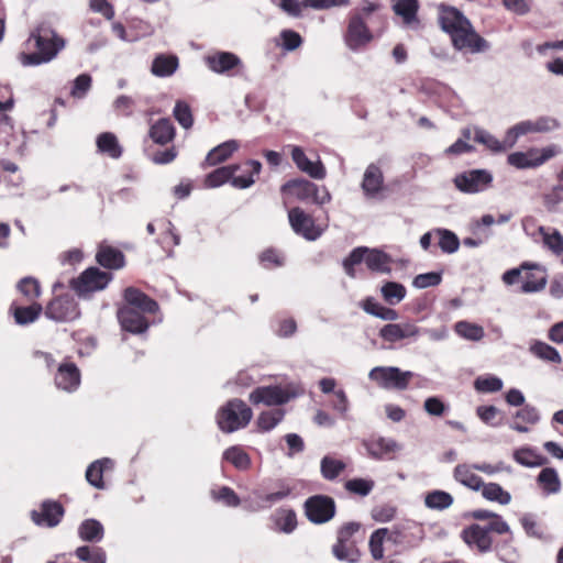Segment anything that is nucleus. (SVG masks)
I'll use <instances>...</instances> for the list:
<instances>
[{"instance_id":"obj_1","label":"nucleus","mask_w":563,"mask_h":563,"mask_svg":"<svg viewBox=\"0 0 563 563\" xmlns=\"http://www.w3.org/2000/svg\"><path fill=\"white\" fill-rule=\"evenodd\" d=\"M387 25V16L378 1L363 0L361 5L349 15L344 34L346 46L352 51L365 48L375 36L383 33Z\"/></svg>"},{"instance_id":"obj_2","label":"nucleus","mask_w":563,"mask_h":563,"mask_svg":"<svg viewBox=\"0 0 563 563\" xmlns=\"http://www.w3.org/2000/svg\"><path fill=\"white\" fill-rule=\"evenodd\" d=\"M65 44L49 23L41 22L31 31L18 59L25 67L46 64L64 49Z\"/></svg>"},{"instance_id":"obj_3","label":"nucleus","mask_w":563,"mask_h":563,"mask_svg":"<svg viewBox=\"0 0 563 563\" xmlns=\"http://www.w3.org/2000/svg\"><path fill=\"white\" fill-rule=\"evenodd\" d=\"M471 517L478 521H486L485 525L472 523L462 530L461 538L471 549L481 553L490 551L492 533L505 536V543L514 541V533L500 515L485 509H476L471 512Z\"/></svg>"},{"instance_id":"obj_4","label":"nucleus","mask_w":563,"mask_h":563,"mask_svg":"<svg viewBox=\"0 0 563 563\" xmlns=\"http://www.w3.org/2000/svg\"><path fill=\"white\" fill-rule=\"evenodd\" d=\"M439 21L442 29L450 34L456 49L477 53L488 48L487 42L474 31L471 22L457 9L442 7Z\"/></svg>"},{"instance_id":"obj_5","label":"nucleus","mask_w":563,"mask_h":563,"mask_svg":"<svg viewBox=\"0 0 563 563\" xmlns=\"http://www.w3.org/2000/svg\"><path fill=\"white\" fill-rule=\"evenodd\" d=\"M125 306L118 310V319L123 330L131 333H143L148 328L144 313H154L158 305L141 290L129 287L124 290Z\"/></svg>"},{"instance_id":"obj_6","label":"nucleus","mask_w":563,"mask_h":563,"mask_svg":"<svg viewBox=\"0 0 563 563\" xmlns=\"http://www.w3.org/2000/svg\"><path fill=\"white\" fill-rule=\"evenodd\" d=\"M506 285L521 282V291L525 294L539 292L548 283V272L539 263L523 262L519 267L506 271L501 276Z\"/></svg>"},{"instance_id":"obj_7","label":"nucleus","mask_w":563,"mask_h":563,"mask_svg":"<svg viewBox=\"0 0 563 563\" xmlns=\"http://www.w3.org/2000/svg\"><path fill=\"white\" fill-rule=\"evenodd\" d=\"M291 494V487L282 479L263 482L244 499L246 508L251 511H260L271 508L275 504L286 499Z\"/></svg>"},{"instance_id":"obj_8","label":"nucleus","mask_w":563,"mask_h":563,"mask_svg":"<svg viewBox=\"0 0 563 563\" xmlns=\"http://www.w3.org/2000/svg\"><path fill=\"white\" fill-rule=\"evenodd\" d=\"M253 417L252 409L241 399H231L217 412V423L224 433L244 429Z\"/></svg>"},{"instance_id":"obj_9","label":"nucleus","mask_w":563,"mask_h":563,"mask_svg":"<svg viewBox=\"0 0 563 563\" xmlns=\"http://www.w3.org/2000/svg\"><path fill=\"white\" fill-rule=\"evenodd\" d=\"M300 389L292 383L261 386L250 394V401L253 405L280 406L297 397Z\"/></svg>"},{"instance_id":"obj_10","label":"nucleus","mask_w":563,"mask_h":563,"mask_svg":"<svg viewBox=\"0 0 563 563\" xmlns=\"http://www.w3.org/2000/svg\"><path fill=\"white\" fill-rule=\"evenodd\" d=\"M368 377L380 388L404 390L418 375L395 366H377L371 369Z\"/></svg>"},{"instance_id":"obj_11","label":"nucleus","mask_w":563,"mask_h":563,"mask_svg":"<svg viewBox=\"0 0 563 563\" xmlns=\"http://www.w3.org/2000/svg\"><path fill=\"white\" fill-rule=\"evenodd\" d=\"M284 196V203H288L290 197H295L300 201L312 200L316 203L323 205L331 200L328 191L323 190L322 196H319V188L316 184L306 179H294L282 187Z\"/></svg>"},{"instance_id":"obj_12","label":"nucleus","mask_w":563,"mask_h":563,"mask_svg":"<svg viewBox=\"0 0 563 563\" xmlns=\"http://www.w3.org/2000/svg\"><path fill=\"white\" fill-rule=\"evenodd\" d=\"M561 153L558 145L552 144L543 148H529L526 152H514L507 156L509 165L518 169L536 168L544 164L550 158Z\"/></svg>"},{"instance_id":"obj_13","label":"nucleus","mask_w":563,"mask_h":563,"mask_svg":"<svg viewBox=\"0 0 563 563\" xmlns=\"http://www.w3.org/2000/svg\"><path fill=\"white\" fill-rule=\"evenodd\" d=\"M111 279V273L102 272L97 267H90L81 273L78 278L73 279L70 285L79 296H87L90 292L106 288Z\"/></svg>"},{"instance_id":"obj_14","label":"nucleus","mask_w":563,"mask_h":563,"mask_svg":"<svg viewBox=\"0 0 563 563\" xmlns=\"http://www.w3.org/2000/svg\"><path fill=\"white\" fill-rule=\"evenodd\" d=\"M453 181L460 191L475 194L492 186L493 175L487 169H472L456 175Z\"/></svg>"},{"instance_id":"obj_15","label":"nucleus","mask_w":563,"mask_h":563,"mask_svg":"<svg viewBox=\"0 0 563 563\" xmlns=\"http://www.w3.org/2000/svg\"><path fill=\"white\" fill-rule=\"evenodd\" d=\"M361 189L367 200L380 201L385 198V179L382 168L375 164H369L363 175Z\"/></svg>"},{"instance_id":"obj_16","label":"nucleus","mask_w":563,"mask_h":563,"mask_svg":"<svg viewBox=\"0 0 563 563\" xmlns=\"http://www.w3.org/2000/svg\"><path fill=\"white\" fill-rule=\"evenodd\" d=\"M305 509L310 521L324 523L334 517L335 504L329 496L314 495L306 500Z\"/></svg>"},{"instance_id":"obj_17","label":"nucleus","mask_w":563,"mask_h":563,"mask_svg":"<svg viewBox=\"0 0 563 563\" xmlns=\"http://www.w3.org/2000/svg\"><path fill=\"white\" fill-rule=\"evenodd\" d=\"M288 219L292 230L309 241L317 240L323 232L313 218L298 207L288 211Z\"/></svg>"},{"instance_id":"obj_18","label":"nucleus","mask_w":563,"mask_h":563,"mask_svg":"<svg viewBox=\"0 0 563 563\" xmlns=\"http://www.w3.org/2000/svg\"><path fill=\"white\" fill-rule=\"evenodd\" d=\"M80 314L78 305L71 296L54 298L46 307L45 316L55 321H73Z\"/></svg>"},{"instance_id":"obj_19","label":"nucleus","mask_w":563,"mask_h":563,"mask_svg":"<svg viewBox=\"0 0 563 563\" xmlns=\"http://www.w3.org/2000/svg\"><path fill=\"white\" fill-rule=\"evenodd\" d=\"M209 69L217 74L234 76L242 67V62L233 53L217 51L208 54L203 58Z\"/></svg>"},{"instance_id":"obj_20","label":"nucleus","mask_w":563,"mask_h":563,"mask_svg":"<svg viewBox=\"0 0 563 563\" xmlns=\"http://www.w3.org/2000/svg\"><path fill=\"white\" fill-rule=\"evenodd\" d=\"M362 444L367 455L374 460H394L401 449L395 440L384 437H371L363 440Z\"/></svg>"},{"instance_id":"obj_21","label":"nucleus","mask_w":563,"mask_h":563,"mask_svg":"<svg viewBox=\"0 0 563 563\" xmlns=\"http://www.w3.org/2000/svg\"><path fill=\"white\" fill-rule=\"evenodd\" d=\"M558 126V122L554 119L542 117L534 121L527 120L521 121L518 124L510 128L508 133V144L515 145L518 139L529 133L548 132Z\"/></svg>"},{"instance_id":"obj_22","label":"nucleus","mask_w":563,"mask_h":563,"mask_svg":"<svg viewBox=\"0 0 563 563\" xmlns=\"http://www.w3.org/2000/svg\"><path fill=\"white\" fill-rule=\"evenodd\" d=\"M233 170V176L230 177V183L233 187L244 189L251 187L255 179L258 177L262 164L258 161L249 159L241 164L230 165Z\"/></svg>"},{"instance_id":"obj_23","label":"nucleus","mask_w":563,"mask_h":563,"mask_svg":"<svg viewBox=\"0 0 563 563\" xmlns=\"http://www.w3.org/2000/svg\"><path fill=\"white\" fill-rule=\"evenodd\" d=\"M541 419L540 412L537 407L532 405H525L517 409L508 421V427L519 433L530 432Z\"/></svg>"},{"instance_id":"obj_24","label":"nucleus","mask_w":563,"mask_h":563,"mask_svg":"<svg viewBox=\"0 0 563 563\" xmlns=\"http://www.w3.org/2000/svg\"><path fill=\"white\" fill-rule=\"evenodd\" d=\"M64 516V508L58 501L45 500L42 503L40 510L31 512L32 520L37 526L55 527Z\"/></svg>"},{"instance_id":"obj_25","label":"nucleus","mask_w":563,"mask_h":563,"mask_svg":"<svg viewBox=\"0 0 563 563\" xmlns=\"http://www.w3.org/2000/svg\"><path fill=\"white\" fill-rule=\"evenodd\" d=\"M55 385L58 389L75 391L80 385V372L76 364L63 362L55 374Z\"/></svg>"},{"instance_id":"obj_26","label":"nucleus","mask_w":563,"mask_h":563,"mask_svg":"<svg viewBox=\"0 0 563 563\" xmlns=\"http://www.w3.org/2000/svg\"><path fill=\"white\" fill-rule=\"evenodd\" d=\"M420 333L419 328L411 322L388 323L379 330V336L389 343H396L404 339L416 338Z\"/></svg>"},{"instance_id":"obj_27","label":"nucleus","mask_w":563,"mask_h":563,"mask_svg":"<svg viewBox=\"0 0 563 563\" xmlns=\"http://www.w3.org/2000/svg\"><path fill=\"white\" fill-rule=\"evenodd\" d=\"M291 157L296 166L311 178L323 179L327 175L325 168L320 159L312 162L310 161L301 147L291 146Z\"/></svg>"},{"instance_id":"obj_28","label":"nucleus","mask_w":563,"mask_h":563,"mask_svg":"<svg viewBox=\"0 0 563 563\" xmlns=\"http://www.w3.org/2000/svg\"><path fill=\"white\" fill-rule=\"evenodd\" d=\"M269 520L271 529L276 532L291 533L297 527L296 512L290 508H278L271 515Z\"/></svg>"},{"instance_id":"obj_29","label":"nucleus","mask_w":563,"mask_h":563,"mask_svg":"<svg viewBox=\"0 0 563 563\" xmlns=\"http://www.w3.org/2000/svg\"><path fill=\"white\" fill-rule=\"evenodd\" d=\"M474 464H457L453 471L454 479L471 490L478 492L483 486L482 478L475 473Z\"/></svg>"},{"instance_id":"obj_30","label":"nucleus","mask_w":563,"mask_h":563,"mask_svg":"<svg viewBox=\"0 0 563 563\" xmlns=\"http://www.w3.org/2000/svg\"><path fill=\"white\" fill-rule=\"evenodd\" d=\"M43 308L37 302H31L27 306H23L15 300L12 302L10 307V311L12 312L14 320L20 325H26L34 322L41 314Z\"/></svg>"},{"instance_id":"obj_31","label":"nucleus","mask_w":563,"mask_h":563,"mask_svg":"<svg viewBox=\"0 0 563 563\" xmlns=\"http://www.w3.org/2000/svg\"><path fill=\"white\" fill-rule=\"evenodd\" d=\"M148 135L154 143L165 145L175 137L174 124L167 118L159 119L151 125Z\"/></svg>"},{"instance_id":"obj_32","label":"nucleus","mask_w":563,"mask_h":563,"mask_svg":"<svg viewBox=\"0 0 563 563\" xmlns=\"http://www.w3.org/2000/svg\"><path fill=\"white\" fill-rule=\"evenodd\" d=\"M97 150L110 158L118 159L122 156L123 148L120 145L118 137L112 132H103L97 136Z\"/></svg>"},{"instance_id":"obj_33","label":"nucleus","mask_w":563,"mask_h":563,"mask_svg":"<svg viewBox=\"0 0 563 563\" xmlns=\"http://www.w3.org/2000/svg\"><path fill=\"white\" fill-rule=\"evenodd\" d=\"M98 263L110 269H119L124 266L123 253L110 245L101 244L97 253Z\"/></svg>"},{"instance_id":"obj_34","label":"nucleus","mask_w":563,"mask_h":563,"mask_svg":"<svg viewBox=\"0 0 563 563\" xmlns=\"http://www.w3.org/2000/svg\"><path fill=\"white\" fill-rule=\"evenodd\" d=\"M178 57L173 54H159L152 63L151 71L157 77H169L178 68Z\"/></svg>"},{"instance_id":"obj_35","label":"nucleus","mask_w":563,"mask_h":563,"mask_svg":"<svg viewBox=\"0 0 563 563\" xmlns=\"http://www.w3.org/2000/svg\"><path fill=\"white\" fill-rule=\"evenodd\" d=\"M474 141L484 145L487 150H489L493 153H500L505 152L508 148H511L512 145L508 144V133H506L503 141L495 137L489 132L483 130V129H475L474 132Z\"/></svg>"},{"instance_id":"obj_36","label":"nucleus","mask_w":563,"mask_h":563,"mask_svg":"<svg viewBox=\"0 0 563 563\" xmlns=\"http://www.w3.org/2000/svg\"><path fill=\"white\" fill-rule=\"evenodd\" d=\"M512 457L518 464L527 467L542 466L547 463V459L531 446L516 449Z\"/></svg>"},{"instance_id":"obj_37","label":"nucleus","mask_w":563,"mask_h":563,"mask_svg":"<svg viewBox=\"0 0 563 563\" xmlns=\"http://www.w3.org/2000/svg\"><path fill=\"white\" fill-rule=\"evenodd\" d=\"M238 148L239 143L235 140L223 142L208 153L206 164L209 166L218 165L227 161Z\"/></svg>"},{"instance_id":"obj_38","label":"nucleus","mask_w":563,"mask_h":563,"mask_svg":"<svg viewBox=\"0 0 563 563\" xmlns=\"http://www.w3.org/2000/svg\"><path fill=\"white\" fill-rule=\"evenodd\" d=\"M104 534L103 526L96 519H86L78 527V536L82 541L97 543Z\"/></svg>"},{"instance_id":"obj_39","label":"nucleus","mask_w":563,"mask_h":563,"mask_svg":"<svg viewBox=\"0 0 563 563\" xmlns=\"http://www.w3.org/2000/svg\"><path fill=\"white\" fill-rule=\"evenodd\" d=\"M112 467V461L110 459H102L91 463L86 471V478L90 485L96 488L102 489L103 472Z\"/></svg>"},{"instance_id":"obj_40","label":"nucleus","mask_w":563,"mask_h":563,"mask_svg":"<svg viewBox=\"0 0 563 563\" xmlns=\"http://www.w3.org/2000/svg\"><path fill=\"white\" fill-rule=\"evenodd\" d=\"M542 246L556 256L563 255V234L555 228L547 227L540 238Z\"/></svg>"},{"instance_id":"obj_41","label":"nucleus","mask_w":563,"mask_h":563,"mask_svg":"<svg viewBox=\"0 0 563 563\" xmlns=\"http://www.w3.org/2000/svg\"><path fill=\"white\" fill-rule=\"evenodd\" d=\"M454 331L462 339L473 342L481 341L485 335V331L482 325L466 320L457 321L454 324Z\"/></svg>"},{"instance_id":"obj_42","label":"nucleus","mask_w":563,"mask_h":563,"mask_svg":"<svg viewBox=\"0 0 563 563\" xmlns=\"http://www.w3.org/2000/svg\"><path fill=\"white\" fill-rule=\"evenodd\" d=\"M393 9L397 15L401 16L406 25L417 21L419 9L417 0H393Z\"/></svg>"},{"instance_id":"obj_43","label":"nucleus","mask_w":563,"mask_h":563,"mask_svg":"<svg viewBox=\"0 0 563 563\" xmlns=\"http://www.w3.org/2000/svg\"><path fill=\"white\" fill-rule=\"evenodd\" d=\"M223 460L231 463L239 471H246L251 467V457L240 445L227 449L223 453Z\"/></svg>"},{"instance_id":"obj_44","label":"nucleus","mask_w":563,"mask_h":563,"mask_svg":"<svg viewBox=\"0 0 563 563\" xmlns=\"http://www.w3.org/2000/svg\"><path fill=\"white\" fill-rule=\"evenodd\" d=\"M390 263L391 260L385 252L367 249L365 264L371 271L388 273L390 271Z\"/></svg>"},{"instance_id":"obj_45","label":"nucleus","mask_w":563,"mask_h":563,"mask_svg":"<svg viewBox=\"0 0 563 563\" xmlns=\"http://www.w3.org/2000/svg\"><path fill=\"white\" fill-rule=\"evenodd\" d=\"M74 555L76 559L84 563H106L107 554L100 547L95 545H81L78 547Z\"/></svg>"},{"instance_id":"obj_46","label":"nucleus","mask_w":563,"mask_h":563,"mask_svg":"<svg viewBox=\"0 0 563 563\" xmlns=\"http://www.w3.org/2000/svg\"><path fill=\"white\" fill-rule=\"evenodd\" d=\"M520 523L528 537L540 540L548 539V529L545 525L538 521L533 515L525 514L520 518Z\"/></svg>"},{"instance_id":"obj_47","label":"nucleus","mask_w":563,"mask_h":563,"mask_svg":"<svg viewBox=\"0 0 563 563\" xmlns=\"http://www.w3.org/2000/svg\"><path fill=\"white\" fill-rule=\"evenodd\" d=\"M434 233L435 239L438 240V245L443 253L453 254L459 250L460 240L454 232L448 229L438 228L434 229Z\"/></svg>"},{"instance_id":"obj_48","label":"nucleus","mask_w":563,"mask_h":563,"mask_svg":"<svg viewBox=\"0 0 563 563\" xmlns=\"http://www.w3.org/2000/svg\"><path fill=\"white\" fill-rule=\"evenodd\" d=\"M479 490L482 496L489 501L508 505L511 500V495L497 483H483Z\"/></svg>"},{"instance_id":"obj_49","label":"nucleus","mask_w":563,"mask_h":563,"mask_svg":"<svg viewBox=\"0 0 563 563\" xmlns=\"http://www.w3.org/2000/svg\"><path fill=\"white\" fill-rule=\"evenodd\" d=\"M538 483L545 494H555L561 488L558 472L554 468H543L538 475Z\"/></svg>"},{"instance_id":"obj_50","label":"nucleus","mask_w":563,"mask_h":563,"mask_svg":"<svg viewBox=\"0 0 563 563\" xmlns=\"http://www.w3.org/2000/svg\"><path fill=\"white\" fill-rule=\"evenodd\" d=\"M452 504V495L444 490H432L429 492L424 497V505L429 509L444 510L448 509Z\"/></svg>"},{"instance_id":"obj_51","label":"nucleus","mask_w":563,"mask_h":563,"mask_svg":"<svg viewBox=\"0 0 563 563\" xmlns=\"http://www.w3.org/2000/svg\"><path fill=\"white\" fill-rule=\"evenodd\" d=\"M530 352L547 362L559 364L562 358L556 349L542 341H534L530 345Z\"/></svg>"},{"instance_id":"obj_52","label":"nucleus","mask_w":563,"mask_h":563,"mask_svg":"<svg viewBox=\"0 0 563 563\" xmlns=\"http://www.w3.org/2000/svg\"><path fill=\"white\" fill-rule=\"evenodd\" d=\"M380 292L387 303L395 306L406 297L407 290L402 284L387 282L382 286Z\"/></svg>"},{"instance_id":"obj_53","label":"nucleus","mask_w":563,"mask_h":563,"mask_svg":"<svg viewBox=\"0 0 563 563\" xmlns=\"http://www.w3.org/2000/svg\"><path fill=\"white\" fill-rule=\"evenodd\" d=\"M284 416L285 411L279 408L263 411L256 421L258 430L263 432L271 431L284 419Z\"/></svg>"},{"instance_id":"obj_54","label":"nucleus","mask_w":563,"mask_h":563,"mask_svg":"<svg viewBox=\"0 0 563 563\" xmlns=\"http://www.w3.org/2000/svg\"><path fill=\"white\" fill-rule=\"evenodd\" d=\"M346 467V464L342 460L334 459L332 456H324L321 460V474L328 481L335 479Z\"/></svg>"},{"instance_id":"obj_55","label":"nucleus","mask_w":563,"mask_h":563,"mask_svg":"<svg viewBox=\"0 0 563 563\" xmlns=\"http://www.w3.org/2000/svg\"><path fill=\"white\" fill-rule=\"evenodd\" d=\"M211 497L213 500L220 501L228 507H238L241 504L240 497L228 486L211 489Z\"/></svg>"},{"instance_id":"obj_56","label":"nucleus","mask_w":563,"mask_h":563,"mask_svg":"<svg viewBox=\"0 0 563 563\" xmlns=\"http://www.w3.org/2000/svg\"><path fill=\"white\" fill-rule=\"evenodd\" d=\"M233 176V170L228 166H222L210 174H208L205 178V186L208 188H216L219 187L228 181H230V177Z\"/></svg>"},{"instance_id":"obj_57","label":"nucleus","mask_w":563,"mask_h":563,"mask_svg":"<svg viewBox=\"0 0 563 563\" xmlns=\"http://www.w3.org/2000/svg\"><path fill=\"white\" fill-rule=\"evenodd\" d=\"M388 529L380 528L375 530L369 538V551L375 560L384 558V542L388 537Z\"/></svg>"},{"instance_id":"obj_58","label":"nucleus","mask_w":563,"mask_h":563,"mask_svg":"<svg viewBox=\"0 0 563 563\" xmlns=\"http://www.w3.org/2000/svg\"><path fill=\"white\" fill-rule=\"evenodd\" d=\"M18 289L30 302H36L35 300L41 295L40 283L33 277L22 278L18 284Z\"/></svg>"},{"instance_id":"obj_59","label":"nucleus","mask_w":563,"mask_h":563,"mask_svg":"<svg viewBox=\"0 0 563 563\" xmlns=\"http://www.w3.org/2000/svg\"><path fill=\"white\" fill-rule=\"evenodd\" d=\"M474 387L479 393H496L501 390L503 380L493 375L479 376L475 379Z\"/></svg>"},{"instance_id":"obj_60","label":"nucleus","mask_w":563,"mask_h":563,"mask_svg":"<svg viewBox=\"0 0 563 563\" xmlns=\"http://www.w3.org/2000/svg\"><path fill=\"white\" fill-rule=\"evenodd\" d=\"M173 114L177 122L184 128V129H190L194 124V117L191 109L188 103L185 101H177Z\"/></svg>"},{"instance_id":"obj_61","label":"nucleus","mask_w":563,"mask_h":563,"mask_svg":"<svg viewBox=\"0 0 563 563\" xmlns=\"http://www.w3.org/2000/svg\"><path fill=\"white\" fill-rule=\"evenodd\" d=\"M14 107V99L9 86L0 85V123L9 122L10 118L7 114Z\"/></svg>"},{"instance_id":"obj_62","label":"nucleus","mask_w":563,"mask_h":563,"mask_svg":"<svg viewBox=\"0 0 563 563\" xmlns=\"http://www.w3.org/2000/svg\"><path fill=\"white\" fill-rule=\"evenodd\" d=\"M333 553L339 560L355 562L358 559V551L354 542H338L333 545Z\"/></svg>"},{"instance_id":"obj_63","label":"nucleus","mask_w":563,"mask_h":563,"mask_svg":"<svg viewBox=\"0 0 563 563\" xmlns=\"http://www.w3.org/2000/svg\"><path fill=\"white\" fill-rule=\"evenodd\" d=\"M344 487L351 494L367 496L374 488V482L365 478H353L346 481Z\"/></svg>"},{"instance_id":"obj_64","label":"nucleus","mask_w":563,"mask_h":563,"mask_svg":"<svg viewBox=\"0 0 563 563\" xmlns=\"http://www.w3.org/2000/svg\"><path fill=\"white\" fill-rule=\"evenodd\" d=\"M442 280V274L438 272H429L419 274L413 278L412 285L416 288L423 289L438 286Z\"/></svg>"}]
</instances>
